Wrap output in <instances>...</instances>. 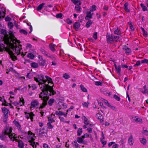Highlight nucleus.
I'll list each match as a JSON object with an SVG mask.
<instances>
[{"label":"nucleus","mask_w":148,"mask_h":148,"mask_svg":"<svg viewBox=\"0 0 148 148\" xmlns=\"http://www.w3.org/2000/svg\"><path fill=\"white\" fill-rule=\"evenodd\" d=\"M82 119L84 121V123L85 124L83 126L84 129L92 127L93 126V125L90 123L89 121L85 116H83L82 117Z\"/></svg>","instance_id":"6e6552de"},{"label":"nucleus","mask_w":148,"mask_h":148,"mask_svg":"<svg viewBox=\"0 0 148 148\" xmlns=\"http://www.w3.org/2000/svg\"><path fill=\"white\" fill-rule=\"evenodd\" d=\"M98 112L97 113L96 117L97 119L100 120V122L101 123L103 121V116L101 114V113H103V112L99 108H98Z\"/></svg>","instance_id":"9d476101"},{"label":"nucleus","mask_w":148,"mask_h":148,"mask_svg":"<svg viewBox=\"0 0 148 148\" xmlns=\"http://www.w3.org/2000/svg\"><path fill=\"white\" fill-rule=\"evenodd\" d=\"M129 26H130V29H131V30L132 31H133L134 29V28L132 23H130L129 24Z\"/></svg>","instance_id":"bf43d9fd"},{"label":"nucleus","mask_w":148,"mask_h":148,"mask_svg":"<svg viewBox=\"0 0 148 148\" xmlns=\"http://www.w3.org/2000/svg\"><path fill=\"white\" fill-rule=\"evenodd\" d=\"M13 123L18 128H20L21 127V126L19 124L18 121L15 120H14L13 121Z\"/></svg>","instance_id":"2f4dec72"},{"label":"nucleus","mask_w":148,"mask_h":148,"mask_svg":"<svg viewBox=\"0 0 148 148\" xmlns=\"http://www.w3.org/2000/svg\"><path fill=\"white\" fill-rule=\"evenodd\" d=\"M141 63V61H139V60L138 61L136 62V64L134 65V66H139L140 64Z\"/></svg>","instance_id":"4d7b16f0"},{"label":"nucleus","mask_w":148,"mask_h":148,"mask_svg":"<svg viewBox=\"0 0 148 148\" xmlns=\"http://www.w3.org/2000/svg\"><path fill=\"white\" fill-rule=\"evenodd\" d=\"M38 58L40 61L39 63V64L42 66H45L46 64V60L45 59H43L42 56H41L38 55Z\"/></svg>","instance_id":"4468645a"},{"label":"nucleus","mask_w":148,"mask_h":148,"mask_svg":"<svg viewBox=\"0 0 148 148\" xmlns=\"http://www.w3.org/2000/svg\"><path fill=\"white\" fill-rule=\"evenodd\" d=\"M82 132V128H79L77 130V135L78 136L81 135Z\"/></svg>","instance_id":"8fccbe9b"},{"label":"nucleus","mask_w":148,"mask_h":148,"mask_svg":"<svg viewBox=\"0 0 148 148\" xmlns=\"http://www.w3.org/2000/svg\"><path fill=\"white\" fill-rule=\"evenodd\" d=\"M51 122H49L47 123V125L49 129H52L53 127V126L51 124Z\"/></svg>","instance_id":"338daca9"},{"label":"nucleus","mask_w":148,"mask_h":148,"mask_svg":"<svg viewBox=\"0 0 148 148\" xmlns=\"http://www.w3.org/2000/svg\"><path fill=\"white\" fill-rule=\"evenodd\" d=\"M21 42L15 37L14 34L10 31V49H12L17 55L21 54V50L22 49V45L20 44ZM10 58L14 61L17 60L16 54L10 50Z\"/></svg>","instance_id":"f257e3e1"},{"label":"nucleus","mask_w":148,"mask_h":148,"mask_svg":"<svg viewBox=\"0 0 148 148\" xmlns=\"http://www.w3.org/2000/svg\"><path fill=\"white\" fill-rule=\"evenodd\" d=\"M80 24L78 22H76L74 23L73 25L74 29L76 31H78L79 28L80 27Z\"/></svg>","instance_id":"a211bd4d"},{"label":"nucleus","mask_w":148,"mask_h":148,"mask_svg":"<svg viewBox=\"0 0 148 148\" xmlns=\"http://www.w3.org/2000/svg\"><path fill=\"white\" fill-rule=\"evenodd\" d=\"M143 88L144 89V91L143 92H148V88L147 89L146 85H145L143 86Z\"/></svg>","instance_id":"0e129e2a"},{"label":"nucleus","mask_w":148,"mask_h":148,"mask_svg":"<svg viewBox=\"0 0 148 148\" xmlns=\"http://www.w3.org/2000/svg\"><path fill=\"white\" fill-rule=\"evenodd\" d=\"M2 110L4 116H8L9 110L5 107L2 108Z\"/></svg>","instance_id":"4be33fe9"},{"label":"nucleus","mask_w":148,"mask_h":148,"mask_svg":"<svg viewBox=\"0 0 148 148\" xmlns=\"http://www.w3.org/2000/svg\"><path fill=\"white\" fill-rule=\"evenodd\" d=\"M24 103V100L22 97L20 98V101L19 102H16L14 103V105L17 106H21L23 105Z\"/></svg>","instance_id":"2eb2a0df"},{"label":"nucleus","mask_w":148,"mask_h":148,"mask_svg":"<svg viewBox=\"0 0 148 148\" xmlns=\"http://www.w3.org/2000/svg\"><path fill=\"white\" fill-rule=\"evenodd\" d=\"M141 62L142 63H146L148 64V60H147L146 59H144L141 60Z\"/></svg>","instance_id":"6e6d98bb"},{"label":"nucleus","mask_w":148,"mask_h":148,"mask_svg":"<svg viewBox=\"0 0 148 148\" xmlns=\"http://www.w3.org/2000/svg\"><path fill=\"white\" fill-rule=\"evenodd\" d=\"M54 102V99H50L48 102V104L50 106H51Z\"/></svg>","instance_id":"864d4df0"},{"label":"nucleus","mask_w":148,"mask_h":148,"mask_svg":"<svg viewBox=\"0 0 148 148\" xmlns=\"http://www.w3.org/2000/svg\"><path fill=\"white\" fill-rule=\"evenodd\" d=\"M101 99L106 106L110 108L111 109L113 110H114L115 109V107L114 106H112L106 100L103 98H101Z\"/></svg>","instance_id":"9b49d317"},{"label":"nucleus","mask_w":148,"mask_h":148,"mask_svg":"<svg viewBox=\"0 0 148 148\" xmlns=\"http://www.w3.org/2000/svg\"><path fill=\"white\" fill-rule=\"evenodd\" d=\"M80 88L81 89L83 92H87V89L82 85L81 84L80 85Z\"/></svg>","instance_id":"58836bf2"},{"label":"nucleus","mask_w":148,"mask_h":148,"mask_svg":"<svg viewBox=\"0 0 148 148\" xmlns=\"http://www.w3.org/2000/svg\"><path fill=\"white\" fill-rule=\"evenodd\" d=\"M5 12L3 11L2 13V16H0V21H1L4 18L5 14Z\"/></svg>","instance_id":"49530a36"},{"label":"nucleus","mask_w":148,"mask_h":148,"mask_svg":"<svg viewBox=\"0 0 148 148\" xmlns=\"http://www.w3.org/2000/svg\"><path fill=\"white\" fill-rule=\"evenodd\" d=\"M34 79L36 82L38 83V84L40 86L41 85L42 86L40 87L42 92H43L45 91H49L50 92H56L53 90L52 86H50L48 84H45V83L46 82L44 76L42 75H38L37 77H34Z\"/></svg>","instance_id":"f03ea898"},{"label":"nucleus","mask_w":148,"mask_h":148,"mask_svg":"<svg viewBox=\"0 0 148 148\" xmlns=\"http://www.w3.org/2000/svg\"><path fill=\"white\" fill-rule=\"evenodd\" d=\"M27 138L29 142V145L33 148H36L37 143L34 141L35 139V136L34 134L31 131H29Z\"/></svg>","instance_id":"0eeeda50"},{"label":"nucleus","mask_w":148,"mask_h":148,"mask_svg":"<svg viewBox=\"0 0 148 148\" xmlns=\"http://www.w3.org/2000/svg\"><path fill=\"white\" fill-rule=\"evenodd\" d=\"M128 3L127 2H126L124 4L123 9L126 12H130V9L128 8Z\"/></svg>","instance_id":"5701e85b"},{"label":"nucleus","mask_w":148,"mask_h":148,"mask_svg":"<svg viewBox=\"0 0 148 148\" xmlns=\"http://www.w3.org/2000/svg\"><path fill=\"white\" fill-rule=\"evenodd\" d=\"M55 116V115L53 114H52L51 115H49L48 117V120L51 123L54 122L55 121L54 120Z\"/></svg>","instance_id":"412c9836"},{"label":"nucleus","mask_w":148,"mask_h":148,"mask_svg":"<svg viewBox=\"0 0 148 148\" xmlns=\"http://www.w3.org/2000/svg\"><path fill=\"white\" fill-rule=\"evenodd\" d=\"M12 128L10 127V138L11 140L14 141H18V146L20 148H23L24 147V143L21 140H18L19 137L17 135L12 133Z\"/></svg>","instance_id":"20e7f679"},{"label":"nucleus","mask_w":148,"mask_h":148,"mask_svg":"<svg viewBox=\"0 0 148 148\" xmlns=\"http://www.w3.org/2000/svg\"><path fill=\"white\" fill-rule=\"evenodd\" d=\"M48 57L50 58L53 61H55L56 59V58L53 56L51 55L50 56H47Z\"/></svg>","instance_id":"052dcab7"},{"label":"nucleus","mask_w":148,"mask_h":148,"mask_svg":"<svg viewBox=\"0 0 148 148\" xmlns=\"http://www.w3.org/2000/svg\"><path fill=\"white\" fill-rule=\"evenodd\" d=\"M83 138H82L81 137H78L77 139V141L78 142L80 143H83Z\"/></svg>","instance_id":"a19ab883"},{"label":"nucleus","mask_w":148,"mask_h":148,"mask_svg":"<svg viewBox=\"0 0 148 148\" xmlns=\"http://www.w3.org/2000/svg\"><path fill=\"white\" fill-rule=\"evenodd\" d=\"M123 49L125 51V53L127 55H130L131 52L130 49L126 46H125L123 48Z\"/></svg>","instance_id":"f3484780"},{"label":"nucleus","mask_w":148,"mask_h":148,"mask_svg":"<svg viewBox=\"0 0 148 148\" xmlns=\"http://www.w3.org/2000/svg\"><path fill=\"white\" fill-rule=\"evenodd\" d=\"M5 12L3 11L2 13V16H0V21H1L4 18L5 14Z\"/></svg>","instance_id":"a18cd8bd"},{"label":"nucleus","mask_w":148,"mask_h":148,"mask_svg":"<svg viewBox=\"0 0 148 148\" xmlns=\"http://www.w3.org/2000/svg\"><path fill=\"white\" fill-rule=\"evenodd\" d=\"M107 43L109 44H112L114 42L113 35L108 33L106 35Z\"/></svg>","instance_id":"1a4fd4ad"},{"label":"nucleus","mask_w":148,"mask_h":148,"mask_svg":"<svg viewBox=\"0 0 148 148\" xmlns=\"http://www.w3.org/2000/svg\"><path fill=\"white\" fill-rule=\"evenodd\" d=\"M63 77L65 79H68L70 77V76L67 73H65L63 75Z\"/></svg>","instance_id":"de8ad7c7"},{"label":"nucleus","mask_w":148,"mask_h":148,"mask_svg":"<svg viewBox=\"0 0 148 148\" xmlns=\"http://www.w3.org/2000/svg\"><path fill=\"white\" fill-rule=\"evenodd\" d=\"M119 36H115L113 35L114 41H115V42H116L118 41H119Z\"/></svg>","instance_id":"09e8293b"},{"label":"nucleus","mask_w":148,"mask_h":148,"mask_svg":"<svg viewBox=\"0 0 148 148\" xmlns=\"http://www.w3.org/2000/svg\"><path fill=\"white\" fill-rule=\"evenodd\" d=\"M43 146L44 148H50V147L49 146L45 143L43 144Z\"/></svg>","instance_id":"774afa93"},{"label":"nucleus","mask_w":148,"mask_h":148,"mask_svg":"<svg viewBox=\"0 0 148 148\" xmlns=\"http://www.w3.org/2000/svg\"><path fill=\"white\" fill-rule=\"evenodd\" d=\"M55 45L52 43L50 44L49 45V47L50 50L54 52L56 50L54 48Z\"/></svg>","instance_id":"c756f323"},{"label":"nucleus","mask_w":148,"mask_h":148,"mask_svg":"<svg viewBox=\"0 0 148 148\" xmlns=\"http://www.w3.org/2000/svg\"><path fill=\"white\" fill-rule=\"evenodd\" d=\"M72 2L75 5L79 4V5H81L82 4V2L81 1L78 0H71Z\"/></svg>","instance_id":"7c9ffc66"},{"label":"nucleus","mask_w":148,"mask_h":148,"mask_svg":"<svg viewBox=\"0 0 148 148\" xmlns=\"http://www.w3.org/2000/svg\"><path fill=\"white\" fill-rule=\"evenodd\" d=\"M19 32L21 34H23L25 35H27V31L23 29H21L19 30Z\"/></svg>","instance_id":"e433bc0d"},{"label":"nucleus","mask_w":148,"mask_h":148,"mask_svg":"<svg viewBox=\"0 0 148 148\" xmlns=\"http://www.w3.org/2000/svg\"><path fill=\"white\" fill-rule=\"evenodd\" d=\"M140 142L143 145H145L147 143V140L144 138H140Z\"/></svg>","instance_id":"cd10ccee"},{"label":"nucleus","mask_w":148,"mask_h":148,"mask_svg":"<svg viewBox=\"0 0 148 148\" xmlns=\"http://www.w3.org/2000/svg\"><path fill=\"white\" fill-rule=\"evenodd\" d=\"M41 52L42 54H43L45 56H48L47 52L44 49H41Z\"/></svg>","instance_id":"79ce46f5"},{"label":"nucleus","mask_w":148,"mask_h":148,"mask_svg":"<svg viewBox=\"0 0 148 148\" xmlns=\"http://www.w3.org/2000/svg\"><path fill=\"white\" fill-rule=\"evenodd\" d=\"M89 103L88 102H84L82 103V105L84 107L87 108Z\"/></svg>","instance_id":"3c124183"},{"label":"nucleus","mask_w":148,"mask_h":148,"mask_svg":"<svg viewBox=\"0 0 148 148\" xmlns=\"http://www.w3.org/2000/svg\"><path fill=\"white\" fill-rule=\"evenodd\" d=\"M114 98L118 101H119L120 100V97L116 95H114Z\"/></svg>","instance_id":"680f3d73"},{"label":"nucleus","mask_w":148,"mask_h":148,"mask_svg":"<svg viewBox=\"0 0 148 148\" xmlns=\"http://www.w3.org/2000/svg\"><path fill=\"white\" fill-rule=\"evenodd\" d=\"M128 142L130 145H132L134 143V139L132 136L131 135L129 138Z\"/></svg>","instance_id":"393cba45"},{"label":"nucleus","mask_w":148,"mask_h":148,"mask_svg":"<svg viewBox=\"0 0 148 148\" xmlns=\"http://www.w3.org/2000/svg\"><path fill=\"white\" fill-rule=\"evenodd\" d=\"M45 77L46 78L45 79V80L46 81V82L47 81H48V84H48L50 83L52 84V85L50 86H52V88H53V84L51 78L47 75H46Z\"/></svg>","instance_id":"dca6fc26"},{"label":"nucleus","mask_w":148,"mask_h":148,"mask_svg":"<svg viewBox=\"0 0 148 148\" xmlns=\"http://www.w3.org/2000/svg\"><path fill=\"white\" fill-rule=\"evenodd\" d=\"M93 13H91V12H88L86 13V15L85 17L86 20H89L92 18Z\"/></svg>","instance_id":"aec40b11"},{"label":"nucleus","mask_w":148,"mask_h":148,"mask_svg":"<svg viewBox=\"0 0 148 148\" xmlns=\"http://www.w3.org/2000/svg\"><path fill=\"white\" fill-rule=\"evenodd\" d=\"M79 4L76 5L75 7V9L77 12L78 13H80L81 12L82 8Z\"/></svg>","instance_id":"a878e982"},{"label":"nucleus","mask_w":148,"mask_h":148,"mask_svg":"<svg viewBox=\"0 0 148 148\" xmlns=\"http://www.w3.org/2000/svg\"><path fill=\"white\" fill-rule=\"evenodd\" d=\"M140 5L143 11H145L147 10V7L143 3H141Z\"/></svg>","instance_id":"c9c22d12"},{"label":"nucleus","mask_w":148,"mask_h":148,"mask_svg":"<svg viewBox=\"0 0 148 148\" xmlns=\"http://www.w3.org/2000/svg\"><path fill=\"white\" fill-rule=\"evenodd\" d=\"M28 87L29 89L30 90H34L37 88L36 85L34 84H32L31 86L29 85H28Z\"/></svg>","instance_id":"c85d7f7f"},{"label":"nucleus","mask_w":148,"mask_h":148,"mask_svg":"<svg viewBox=\"0 0 148 148\" xmlns=\"http://www.w3.org/2000/svg\"><path fill=\"white\" fill-rule=\"evenodd\" d=\"M45 3H42L39 5L38 7L37 8V10L40 11L42 10L43 6L45 5Z\"/></svg>","instance_id":"4c0bfd02"},{"label":"nucleus","mask_w":148,"mask_h":148,"mask_svg":"<svg viewBox=\"0 0 148 148\" xmlns=\"http://www.w3.org/2000/svg\"><path fill=\"white\" fill-rule=\"evenodd\" d=\"M8 136L9 138V126L7 125L2 131L1 134L0 133V139L5 141H8Z\"/></svg>","instance_id":"39448f33"},{"label":"nucleus","mask_w":148,"mask_h":148,"mask_svg":"<svg viewBox=\"0 0 148 148\" xmlns=\"http://www.w3.org/2000/svg\"><path fill=\"white\" fill-rule=\"evenodd\" d=\"M51 93H40L39 97L44 101L42 105L39 108L40 109H42L47 105V101L49 99V96L51 95Z\"/></svg>","instance_id":"423d86ee"},{"label":"nucleus","mask_w":148,"mask_h":148,"mask_svg":"<svg viewBox=\"0 0 148 148\" xmlns=\"http://www.w3.org/2000/svg\"><path fill=\"white\" fill-rule=\"evenodd\" d=\"M62 14L61 13H60L56 14V17L57 18H60L62 16Z\"/></svg>","instance_id":"13d9d810"},{"label":"nucleus","mask_w":148,"mask_h":148,"mask_svg":"<svg viewBox=\"0 0 148 148\" xmlns=\"http://www.w3.org/2000/svg\"><path fill=\"white\" fill-rule=\"evenodd\" d=\"M95 84L97 86H102L103 85V83L101 82L96 81L95 82Z\"/></svg>","instance_id":"603ef678"},{"label":"nucleus","mask_w":148,"mask_h":148,"mask_svg":"<svg viewBox=\"0 0 148 148\" xmlns=\"http://www.w3.org/2000/svg\"><path fill=\"white\" fill-rule=\"evenodd\" d=\"M25 116L27 119L30 118L32 121H33V117L34 115L32 112L29 113L25 112Z\"/></svg>","instance_id":"f8f14e48"},{"label":"nucleus","mask_w":148,"mask_h":148,"mask_svg":"<svg viewBox=\"0 0 148 148\" xmlns=\"http://www.w3.org/2000/svg\"><path fill=\"white\" fill-rule=\"evenodd\" d=\"M32 47V45L29 43H27L26 45V47L27 49H31Z\"/></svg>","instance_id":"69168bd1"},{"label":"nucleus","mask_w":148,"mask_h":148,"mask_svg":"<svg viewBox=\"0 0 148 148\" xmlns=\"http://www.w3.org/2000/svg\"><path fill=\"white\" fill-rule=\"evenodd\" d=\"M114 34L117 35H120L121 34V30L119 28L115 29L114 31Z\"/></svg>","instance_id":"b1692460"},{"label":"nucleus","mask_w":148,"mask_h":148,"mask_svg":"<svg viewBox=\"0 0 148 148\" xmlns=\"http://www.w3.org/2000/svg\"><path fill=\"white\" fill-rule=\"evenodd\" d=\"M0 101L2 102V105L5 106L7 105V103L5 100L3 98V97H0Z\"/></svg>","instance_id":"bb28decb"},{"label":"nucleus","mask_w":148,"mask_h":148,"mask_svg":"<svg viewBox=\"0 0 148 148\" xmlns=\"http://www.w3.org/2000/svg\"><path fill=\"white\" fill-rule=\"evenodd\" d=\"M55 113L56 115H62L64 114V112L61 111H56Z\"/></svg>","instance_id":"c03bdc74"},{"label":"nucleus","mask_w":148,"mask_h":148,"mask_svg":"<svg viewBox=\"0 0 148 148\" xmlns=\"http://www.w3.org/2000/svg\"><path fill=\"white\" fill-rule=\"evenodd\" d=\"M13 20H14V26H15L16 29H20V28L19 27L20 25H18L16 23V21L15 20H14V19H13Z\"/></svg>","instance_id":"5fc2aeb1"},{"label":"nucleus","mask_w":148,"mask_h":148,"mask_svg":"<svg viewBox=\"0 0 148 148\" xmlns=\"http://www.w3.org/2000/svg\"><path fill=\"white\" fill-rule=\"evenodd\" d=\"M72 144L76 148L79 147V145L77 143L76 140L72 142Z\"/></svg>","instance_id":"ea45409f"},{"label":"nucleus","mask_w":148,"mask_h":148,"mask_svg":"<svg viewBox=\"0 0 148 148\" xmlns=\"http://www.w3.org/2000/svg\"><path fill=\"white\" fill-rule=\"evenodd\" d=\"M38 105L39 103L37 101L35 100L32 101L31 103V109L36 108Z\"/></svg>","instance_id":"ddd939ff"},{"label":"nucleus","mask_w":148,"mask_h":148,"mask_svg":"<svg viewBox=\"0 0 148 148\" xmlns=\"http://www.w3.org/2000/svg\"><path fill=\"white\" fill-rule=\"evenodd\" d=\"M92 23V21L89 20L86 23V26L87 28H89Z\"/></svg>","instance_id":"473e14b6"},{"label":"nucleus","mask_w":148,"mask_h":148,"mask_svg":"<svg viewBox=\"0 0 148 148\" xmlns=\"http://www.w3.org/2000/svg\"><path fill=\"white\" fill-rule=\"evenodd\" d=\"M93 37L95 40L97 39V32H95L94 33Z\"/></svg>","instance_id":"e2e57ef3"},{"label":"nucleus","mask_w":148,"mask_h":148,"mask_svg":"<svg viewBox=\"0 0 148 148\" xmlns=\"http://www.w3.org/2000/svg\"><path fill=\"white\" fill-rule=\"evenodd\" d=\"M8 32L5 29H1L0 31V34L4 36L3 37H0V39H2V42L7 46L6 47L9 48V32L8 34Z\"/></svg>","instance_id":"7ed1b4c3"},{"label":"nucleus","mask_w":148,"mask_h":148,"mask_svg":"<svg viewBox=\"0 0 148 148\" xmlns=\"http://www.w3.org/2000/svg\"><path fill=\"white\" fill-rule=\"evenodd\" d=\"M27 57L31 59H33L34 58V55L31 53H29L27 54Z\"/></svg>","instance_id":"37998d69"},{"label":"nucleus","mask_w":148,"mask_h":148,"mask_svg":"<svg viewBox=\"0 0 148 148\" xmlns=\"http://www.w3.org/2000/svg\"><path fill=\"white\" fill-rule=\"evenodd\" d=\"M115 69L116 70V71L117 73V74L119 75H121V68L120 66L119 65L118 66V67L116 68Z\"/></svg>","instance_id":"72a5a7b5"},{"label":"nucleus","mask_w":148,"mask_h":148,"mask_svg":"<svg viewBox=\"0 0 148 148\" xmlns=\"http://www.w3.org/2000/svg\"><path fill=\"white\" fill-rule=\"evenodd\" d=\"M101 137L100 138V141L102 144L103 145H104L106 144V141L104 140L105 138V137L104 136V135L103 134V132H101Z\"/></svg>","instance_id":"6ab92c4d"},{"label":"nucleus","mask_w":148,"mask_h":148,"mask_svg":"<svg viewBox=\"0 0 148 148\" xmlns=\"http://www.w3.org/2000/svg\"><path fill=\"white\" fill-rule=\"evenodd\" d=\"M31 67L33 68H37L38 67V64L34 62L31 63Z\"/></svg>","instance_id":"f704fd0d"}]
</instances>
